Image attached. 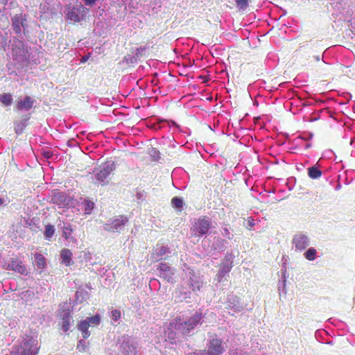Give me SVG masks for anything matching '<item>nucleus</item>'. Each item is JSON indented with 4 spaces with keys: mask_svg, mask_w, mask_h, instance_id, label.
<instances>
[{
    "mask_svg": "<svg viewBox=\"0 0 355 355\" xmlns=\"http://www.w3.org/2000/svg\"><path fill=\"white\" fill-rule=\"evenodd\" d=\"M67 9L65 19L69 23H78L85 18L86 8L80 2L76 1L73 6H68Z\"/></svg>",
    "mask_w": 355,
    "mask_h": 355,
    "instance_id": "f257e3e1",
    "label": "nucleus"
},
{
    "mask_svg": "<svg viewBox=\"0 0 355 355\" xmlns=\"http://www.w3.org/2000/svg\"><path fill=\"white\" fill-rule=\"evenodd\" d=\"M202 319V313L196 312L188 320L182 322L180 318H176L175 328L180 330L183 334H187L191 330L196 328Z\"/></svg>",
    "mask_w": 355,
    "mask_h": 355,
    "instance_id": "f03ea898",
    "label": "nucleus"
},
{
    "mask_svg": "<svg viewBox=\"0 0 355 355\" xmlns=\"http://www.w3.org/2000/svg\"><path fill=\"white\" fill-rule=\"evenodd\" d=\"M114 162H106L100 165L96 171V179L98 183L104 184L105 180L110 175L111 172L114 169Z\"/></svg>",
    "mask_w": 355,
    "mask_h": 355,
    "instance_id": "7ed1b4c3",
    "label": "nucleus"
},
{
    "mask_svg": "<svg viewBox=\"0 0 355 355\" xmlns=\"http://www.w3.org/2000/svg\"><path fill=\"white\" fill-rule=\"evenodd\" d=\"M21 349V355H37L40 347L37 340L30 337L23 341Z\"/></svg>",
    "mask_w": 355,
    "mask_h": 355,
    "instance_id": "20e7f679",
    "label": "nucleus"
},
{
    "mask_svg": "<svg viewBox=\"0 0 355 355\" xmlns=\"http://www.w3.org/2000/svg\"><path fill=\"white\" fill-rule=\"evenodd\" d=\"M225 351V346L222 339L214 337L209 340L207 344L209 355H221Z\"/></svg>",
    "mask_w": 355,
    "mask_h": 355,
    "instance_id": "39448f33",
    "label": "nucleus"
},
{
    "mask_svg": "<svg viewBox=\"0 0 355 355\" xmlns=\"http://www.w3.org/2000/svg\"><path fill=\"white\" fill-rule=\"evenodd\" d=\"M12 55L13 60L18 63L24 62L26 58V51L23 42L17 40L12 46Z\"/></svg>",
    "mask_w": 355,
    "mask_h": 355,
    "instance_id": "423d86ee",
    "label": "nucleus"
},
{
    "mask_svg": "<svg viewBox=\"0 0 355 355\" xmlns=\"http://www.w3.org/2000/svg\"><path fill=\"white\" fill-rule=\"evenodd\" d=\"M211 225V221L205 216L200 217L193 224V232L198 236H202L209 232Z\"/></svg>",
    "mask_w": 355,
    "mask_h": 355,
    "instance_id": "0eeeda50",
    "label": "nucleus"
},
{
    "mask_svg": "<svg viewBox=\"0 0 355 355\" xmlns=\"http://www.w3.org/2000/svg\"><path fill=\"white\" fill-rule=\"evenodd\" d=\"M128 222V218L123 216H119L111 220L110 223L105 224V229L108 232L120 230Z\"/></svg>",
    "mask_w": 355,
    "mask_h": 355,
    "instance_id": "6e6552de",
    "label": "nucleus"
},
{
    "mask_svg": "<svg viewBox=\"0 0 355 355\" xmlns=\"http://www.w3.org/2000/svg\"><path fill=\"white\" fill-rule=\"evenodd\" d=\"M8 268L23 275H28V270L25 265L18 259H12L8 264Z\"/></svg>",
    "mask_w": 355,
    "mask_h": 355,
    "instance_id": "1a4fd4ad",
    "label": "nucleus"
},
{
    "mask_svg": "<svg viewBox=\"0 0 355 355\" xmlns=\"http://www.w3.org/2000/svg\"><path fill=\"white\" fill-rule=\"evenodd\" d=\"M293 243L295 248L299 250H304L309 244L308 237L302 234L295 235L293 239Z\"/></svg>",
    "mask_w": 355,
    "mask_h": 355,
    "instance_id": "9d476101",
    "label": "nucleus"
},
{
    "mask_svg": "<svg viewBox=\"0 0 355 355\" xmlns=\"http://www.w3.org/2000/svg\"><path fill=\"white\" fill-rule=\"evenodd\" d=\"M34 104V101L30 96H26L23 100L17 101L16 105V110L18 111L21 110H28Z\"/></svg>",
    "mask_w": 355,
    "mask_h": 355,
    "instance_id": "9b49d317",
    "label": "nucleus"
},
{
    "mask_svg": "<svg viewBox=\"0 0 355 355\" xmlns=\"http://www.w3.org/2000/svg\"><path fill=\"white\" fill-rule=\"evenodd\" d=\"M232 266V263L227 261L222 263L220 269L216 275V278L218 282H221L223 281V278L231 270Z\"/></svg>",
    "mask_w": 355,
    "mask_h": 355,
    "instance_id": "f8f14e48",
    "label": "nucleus"
},
{
    "mask_svg": "<svg viewBox=\"0 0 355 355\" xmlns=\"http://www.w3.org/2000/svg\"><path fill=\"white\" fill-rule=\"evenodd\" d=\"M62 262L66 266H70L72 264V252L69 249L64 248L60 252Z\"/></svg>",
    "mask_w": 355,
    "mask_h": 355,
    "instance_id": "ddd939ff",
    "label": "nucleus"
},
{
    "mask_svg": "<svg viewBox=\"0 0 355 355\" xmlns=\"http://www.w3.org/2000/svg\"><path fill=\"white\" fill-rule=\"evenodd\" d=\"M89 324L88 320H81L78 324L77 328L82 333V336L83 338L87 339L90 336V332L89 331Z\"/></svg>",
    "mask_w": 355,
    "mask_h": 355,
    "instance_id": "4468645a",
    "label": "nucleus"
},
{
    "mask_svg": "<svg viewBox=\"0 0 355 355\" xmlns=\"http://www.w3.org/2000/svg\"><path fill=\"white\" fill-rule=\"evenodd\" d=\"M12 24L13 29L15 30V33L17 34L21 33V26H24L23 22L21 21V17L19 15H15L12 19Z\"/></svg>",
    "mask_w": 355,
    "mask_h": 355,
    "instance_id": "2eb2a0df",
    "label": "nucleus"
},
{
    "mask_svg": "<svg viewBox=\"0 0 355 355\" xmlns=\"http://www.w3.org/2000/svg\"><path fill=\"white\" fill-rule=\"evenodd\" d=\"M202 282L199 279V277H190L189 279V286L192 288L193 291H200L202 287Z\"/></svg>",
    "mask_w": 355,
    "mask_h": 355,
    "instance_id": "dca6fc26",
    "label": "nucleus"
},
{
    "mask_svg": "<svg viewBox=\"0 0 355 355\" xmlns=\"http://www.w3.org/2000/svg\"><path fill=\"white\" fill-rule=\"evenodd\" d=\"M71 318V316L69 313H65L62 318V329L64 332H67L69 330Z\"/></svg>",
    "mask_w": 355,
    "mask_h": 355,
    "instance_id": "f3484780",
    "label": "nucleus"
},
{
    "mask_svg": "<svg viewBox=\"0 0 355 355\" xmlns=\"http://www.w3.org/2000/svg\"><path fill=\"white\" fill-rule=\"evenodd\" d=\"M308 175L311 179H318L322 175V171L313 166L308 168Z\"/></svg>",
    "mask_w": 355,
    "mask_h": 355,
    "instance_id": "a211bd4d",
    "label": "nucleus"
},
{
    "mask_svg": "<svg viewBox=\"0 0 355 355\" xmlns=\"http://www.w3.org/2000/svg\"><path fill=\"white\" fill-rule=\"evenodd\" d=\"M171 205L178 211H182L183 207V200L181 198L175 196L171 199Z\"/></svg>",
    "mask_w": 355,
    "mask_h": 355,
    "instance_id": "6ab92c4d",
    "label": "nucleus"
},
{
    "mask_svg": "<svg viewBox=\"0 0 355 355\" xmlns=\"http://www.w3.org/2000/svg\"><path fill=\"white\" fill-rule=\"evenodd\" d=\"M0 101L3 105L9 106L12 103V96L10 93L1 94H0Z\"/></svg>",
    "mask_w": 355,
    "mask_h": 355,
    "instance_id": "aec40b11",
    "label": "nucleus"
},
{
    "mask_svg": "<svg viewBox=\"0 0 355 355\" xmlns=\"http://www.w3.org/2000/svg\"><path fill=\"white\" fill-rule=\"evenodd\" d=\"M35 259L36 260L37 266L39 268L44 269L46 267V259L42 254L36 253L35 254Z\"/></svg>",
    "mask_w": 355,
    "mask_h": 355,
    "instance_id": "412c9836",
    "label": "nucleus"
},
{
    "mask_svg": "<svg viewBox=\"0 0 355 355\" xmlns=\"http://www.w3.org/2000/svg\"><path fill=\"white\" fill-rule=\"evenodd\" d=\"M316 250L313 248H311L304 252V255L307 260L313 261L316 258Z\"/></svg>",
    "mask_w": 355,
    "mask_h": 355,
    "instance_id": "4be33fe9",
    "label": "nucleus"
},
{
    "mask_svg": "<svg viewBox=\"0 0 355 355\" xmlns=\"http://www.w3.org/2000/svg\"><path fill=\"white\" fill-rule=\"evenodd\" d=\"M55 233L54 226L52 225H47L45 226L44 236L46 239H50Z\"/></svg>",
    "mask_w": 355,
    "mask_h": 355,
    "instance_id": "5701e85b",
    "label": "nucleus"
},
{
    "mask_svg": "<svg viewBox=\"0 0 355 355\" xmlns=\"http://www.w3.org/2000/svg\"><path fill=\"white\" fill-rule=\"evenodd\" d=\"M168 251V248L165 246H161L157 252L153 254V257L155 259L159 260L161 259V257L166 254Z\"/></svg>",
    "mask_w": 355,
    "mask_h": 355,
    "instance_id": "b1692460",
    "label": "nucleus"
},
{
    "mask_svg": "<svg viewBox=\"0 0 355 355\" xmlns=\"http://www.w3.org/2000/svg\"><path fill=\"white\" fill-rule=\"evenodd\" d=\"M85 320H88L89 326L91 324L98 326L101 322V317L98 314H96L92 317H87Z\"/></svg>",
    "mask_w": 355,
    "mask_h": 355,
    "instance_id": "393cba45",
    "label": "nucleus"
},
{
    "mask_svg": "<svg viewBox=\"0 0 355 355\" xmlns=\"http://www.w3.org/2000/svg\"><path fill=\"white\" fill-rule=\"evenodd\" d=\"M250 0H235L236 5L238 8L245 10L248 6Z\"/></svg>",
    "mask_w": 355,
    "mask_h": 355,
    "instance_id": "a878e982",
    "label": "nucleus"
},
{
    "mask_svg": "<svg viewBox=\"0 0 355 355\" xmlns=\"http://www.w3.org/2000/svg\"><path fill=\"white\" fill-rule=\"evenodd\" d=\"M157 270L162 272H170L171 271V267L165 263H161L159 264L158 266V268H157Z\"/></svg>",
    "mask_w": 355,
    "mask_h": 355,
    "instance_id": "bb28decb",
    "label": "nucleus"
},
{
    "mask_svg": "<svg viewBox=\"0 0 355 355\" xmlns=\"http://www.w3.org/2000/svg\"><path fill=\"white\" fill-rule=\"evenodd\" d=\"M87 345L86 343L82 340H79L76 345V349L80 352H85L87 349Z\"/></svg>",
    "mask_w": 355,
    "mask_h": 355,
    "instance_id": "cd10ccee",
    "label": "nucleus"
},
{
    "mask_svg": "<svg viewBox=\"0 0 355 355\" xmlns=\"http://www.w3.org/2000/svg\"><path fill=\"white\" fill-rule=\"evenodd\" d=\"M148 153L153 157L154 161L157 160L159 157V152L155 148H150Z\"/></svg>",
    "mask_w": 355,
    "mask_h": 355,
    "instance_id": "c85d7f7f",
    "label": "nucleus"
},
{
    "mask_svg": "<svg viewBox=\"0 0 355 355\" xmlns=\"http://www.w3.org/2000/svg\"><path fill=\"white\" fill-rule=\"evenodd\" d=\"M111 318L113 320L117 321L121 318V311L117 309L112 310L111 312Z\"/></svg>",
    "mask_w": 355,
    "mask_h": 355,
    "instance_id": "c756f323",
    "label": "nucleus"
},
{
    "mask_svg": "<svg viewBox=\"0 0 355 355\" xmlns=\"http://www.w3.org/2000/svg\"><path fill=\"white\" fill-rule=\"evenodd\" d=\"M86 6H92L94 4L96 0H83Z\"/></svg>",
    "mask_w": 355,
    "mask_h": 355,
    "instance_id": "7c9ffc66",
    "label": "nucleus"
},
{
    "mask_svg": "<svg viewBox=\"0 0 355 355\" xmlns=\"http://www.w3.org/2000/svg\"><path fill=\"white\" fill-rule=\"evenodd\" d=\"M89 56H90V53H88L87 55L83 56L80 59V62L84 63V62H87V60L89 58Z\"/></svg>",
    "mask_w": 355,
    "mask_h": 355,
    "instance_id": "2f4dec72",
    "label": "nucleus"
},
{
    "mask_svg": "<svg viewBox=\"0 0 355 355\" xmlns=\"http://www.w3.org/2000/svg\"><path fill=\"white\" fill-rule=\"evenodd\" d=\"M93 202H88L87 206L89 208L92 209L93 207Z\"/></svg>",
    "mask_w": 355,
    "mask_h": 355,
    "instance_id": "473e14b6",
    "label": "nucleus"
},
{
    "mask_svg": "<svg viewBox=\"0 0 355 355\" xmlns=\"http://www.w3.org/2000/svg\"><path fill=\"white\" fill-rule=\"evenodd\" d=\"M4 202V200L3 198H0V206L2 205Z\"/></svg>",
    "mask_w": 355,
    "mask_h": 355,
    "instance_id": "72a5a7b5",
    "label": "nucleus"
},
{
    "mask_svg": "<svg viewBox=\"0 0 355 355\" xmlns=\"http://www.w3.org/2000/svg\"><path fill=\"white\" fill-rule=\"evenodd\" d=\"M63 236L65 237L66 239L69 238V235H67V234L65 232H64Z\"/></svg>",
    "mask_w": 355,
    "mask_h": 355,
    "instance_id": "f704fd0d",
    "label": "nucleus"
},
{
    "mask_svg": "<svg viewBox=\"0 0 355 355\" xmlns=\"http://www.w3.org/2000/svg\"><path fill=\"white\" fill-rule=\"evenodd\" d=\"M66 230H69L70 232H72V229L71 227H65Z\"/></svg>",
    "mask_w": 355,
    "mask_h": 355,
    "instance_id": "c9c22d12",
    "label": "nucleus"
}]
</instances>
